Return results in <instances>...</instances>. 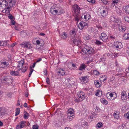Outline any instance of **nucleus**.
I'll use <instances>...</instances> for the list:
<instances>
[{
	"mask_svg": "<svg viewBox=\"0 0 129 129\" xmlns=\"http://www.w3.org/2000/svg\"><path fill=\"white\" fill-rule=\"evenodd\" d=\"M24 67H25V69H24V68H23V71H24L25 72L26 71V69L27 68V66H25V65L24 66Z\"/></svg>",
	"mask_w": 129,
	"mask_h": 129,
	"instance_id": "56",
	"label": "nucleus"
},
{
	"mask_svg": "<svg viewBox=\"0 0 129 129\" xmlns=\"http://www.w3.org/2000/svg\"><path fill=\"white\" fill-rule=\"evenodd\" d=\"M79 13H76L75 14V13H74V15H75L76 16L75 20L77 21H78L80 18L82 19V16H83V15H82V16H80L78 15Z\"/></svg>",
	"mask_w": 129,
	"mask_h": 129,
	"instance_id": "17",
	"label": "nucleus"
},
{
	"mask_svg": "<svg viewBox=\"0 0 129 129\" xmlns=\"http://www.w3.org/2000/svg\"><path fill=\"white\" fill-rule=\"evenodd\" d=\"M6 112V110L4 108L0 107V116L4 115Z\"/></svg>",
	"mask_w": 129,
	"mask_h": 129,
	"instance_id": "15",
	"label": "nucleus"
},
{
	"mask_svg": "<svg viewBox=\"0 0 129 129\" xmlns=\"http://www.w3.org/2000/svg\"><path fill=\"white\" fill-rule=\"evenodd\" d=\"M80 7L77 5H74L73 8V10L74 12L76 13H79L80 12Z\"/></svg>",
	"mask_w": 129,
	"mask_h": 129,
	"instance_id": "9",
	"label": "nucleus"
},
{
	"mask_svg": "<svg viewBox=\"0 0 129 129\" xmlns=\"http://www.w3.org/2000/svg\"><path fill=\"white\" fill-rule=\"evenodd\" d=\"M14 29L15 30L19 31V28L18 25H15L14 27Z\"/></svg>",
	"mask_w": 129,
	"mask_h": 129,
	"instance_id": "46",
	"label": "nucleus"
},
{
	"mask_svg": "<svg viewBox=\"0 0 129 129\" xmlns=\"http://www.w3.org/2000/svg\"><path fill=\"white\" fill-rule=\"evenodd\" d=\"M5 42L2 41H0V46H3L4 45H5Z\"/></svg>",
	"mask_w": 129,
	"mask_h": 129,
	"instance_id": "45",
	"label": "nucleus"
},
{
	"mask_svg": "<svg viewBox=\"0 0 129 129\" xmlns=\"http://www.w3.org/2000/svg\"><path fill=\"white\" fill-rule=\"evenodd\" d=\"M26 122L24 121H22L20 122V124H17L16 127V129H21L23 128L26 125Z\"/></svg>",
	"mask_w": 129,
	"mask_h": 129,
	"instance_id": "6",
	"label": "nucleus"
},
{
	"mask_svg": "<svg viewBox=\"0 0 129 129\" xmlns=\"http://www.w3.org/2000/svg\"><path fill=\"white\" fill-rule=\"evenodd\" d=\"M100 41L96 40L95 44L97 45H101L102 44Z\"/></svg>",
	"mask_w": 129,
	"mask_h": 129,
	"instance_id": "48",
	"label": "nucleus"
},
{
	"mask_svg": "<svg viewBox=\"0 0 129 129\" xmlns=\"http://www.w3.org/2000/svg\"><path fill=\"white\" fill-rule=\"evenodd\" d=\"M8 18L12 20L13 18V16L12 15H10L8 16Z\"/></svg>",
	"mask_w": 129,
	"mask_h": 129,
	"instance_id": "57",
	"label": "nucleus"
},
{
	"mask_svg": "<svg viewBox=\"0 0 129 129\" xmlns=\"http://www.w3.org/2000/svg\"><path fill=\"white\" fill-rule=\"evenodd\" d=\"M102 91H100L99 90H98L97 91L96 93V95L98 96H101L102 95Z\"/></svg>",
	"mask_w": 129,
	"mask_h": 129,
	"instance_id": "30",
	"label": "nucleus"
},
{
	"mask_svg": "<svg viewBox=\"0 0 129 129\" xmlns=\"http://www.w3.org/2000/svg\"><path fill=\"white\" fill-rule=\"evenodd\" d=\"M50 12L51 13L53 14H55L58 13L57 10L56 9L53 7H51L50 10Z\"/></svg>",
	"mask_w": 129,
	"mask_h": 129,
	"instance_id": "16",
	"label": "nucleus"
},
{
	"mask_svg": "<svg viewBox=\"0 0 129 129\" xmlns=\"http://www.w3.org/2000/svg\"><path fill=\"white\" fill-rule=\"evenodd\" d=\"M84 94V93L83 92L82 93V94L78 95L79 99L81 102L85 98V96Z\"/></svg>",
	"mask_w": 129,
	"mask_h": 129,
	"instance_id": "13",
	"label": "nucleus"
},
{
	"mask_svg": "<svg viewBox=\"0 0 129 129\" xmlns=\"http://www.w3.org/2000/svg\"><path fill=\"white\" fill-rule=\"evenodd\" d=\"M93 72L94 74L96 75H98V74H100V73L98 71L96 70H94L93 71Z\"/></svg>",
	"mask_w": 129,
	"mask_h": 129,
	"instance_id": "44",
	"label": "nucleus"
},
{
	"mask_svg": "<svg viewBox=\"0 0 129 129\" xmlns=\"http://www.w3.org/2000/svg\"><path fill=\"white\" fill-rule=\"evenodd\" d=\"M57 73L60 74L61 76H63L65 74V71L63 69H60L58 70Z\"/></svg>",
	"mask_w": 129,
	"mask_h": 129,
	"instance_id": "22",
	"label": "nucleus"
},
{
	"mask_svg": "<svg viewBox=\"0 0 129 129\" xmlns=\"http://www.w3.org/2000/svg\"><path fill=\"white\" fill-rule=\"evenodd\" d=\"M11 24L13 25H14L15 24V21L13 20H12L11 21Z\"/></svg>",
	"mask_w": 129,
	"mask_h": 129,
	"instance_id": "53",
	"label": "nucleus"
},
{
	"mask_svg": "<svg viewBox=\"0 0 129 129\" xmlns=\"http://www.w3.org/2000/svg\"><path fill=\"white\" fill-rule=\"evenodd\" d=\"M101 15L103 17H104L107 15L108 10L107 9L105 8V10H103L100 12Z\"/></svg>",
	"mask_w": 129,
	"mask_h": 129,
	"instance_id": "11",
	"label": "nucleus"
},
{
	"mask_svg": "<svg viewBox=\"0 0 129 129\" xmlns=\"http://www.w3.org/2000/svg\"><path fill=\"white\" fill-rule=\"evenodd\" d=\"M77 32V30L75 28H73L70 31L71 34L73 35L74 37L76 36V34Z\"/></svg>",
	"mask_w": 129,
	"mask_h": 129,
	"instance_id": "18",
	"label": "nucleus"
},
{
	"mask_svg": "<svg viewBox=\"0 0 129 129\" xmlns=\"http://www.w3.org/2000/svg\"><path fill=\"white\" fill-rule=\"evenodd\" d=\"M42 58H39L37 60V61H36V62H39L40 61L42 60Z\"/></svg>",
	"mask_w": 129,
	"mask_h": 129,
	"instance_id": "63",
	"label": "nucleus"
},
{
	"mask_svg": "<svg viewBox=\"0 0 129 129\" xmlns=\"http://www.w3.org/2000/svg\"><path fill=\"white\" fill-rule=\"evenodd\" d=\"M46 82L48 84H50V81L49 78H46Z\"/></svg>",
	"mask_w": 129,
	"mask_h": 129,
	"instance_id": "47",
	"label": "nucleus"
},
{
	"mask_svg": "<svg viewBox=\"0 0 129 129\" xmlns=\"http://www.w3.org/2000/svg\"><path fill=\"white\" fill-rule=\"evenodd\" d=\"M122 44L121 43L118 42H116L114 43L115 47L117 48L120 49L122 47Z\"/></svg>",
	"mask_w": 129,
	"mask_h": 129,
	"instance_id": "14",
	"label": "nucleus"
},
{
	"mask_svg": "<svg viewBox=\"0 0 129 129\" xmlns=\"http://www.w3.org/2000/svg\"><path fill=\"white\" fill-rule=\"evenodd\" d=\"M77 103H79L80 102H81L80 101V100L79 99H76L75 100H74Z\"/></svg>",
	"mask_w": 129,
	"mask_h": 129,
	"instance_id": "58",
	"label": "nucleus"
},
{
	"mask_svg": "<svg viewBox=\"0 0 129 129\" xmlns=\"http://www.w3.org/2000/svg\"><path fill=\"white\" fill-rule=\"evenodd\" d=\"M125 126V125L124 124H123L119 126V128H120V129H121V128L123 129L124 127Z\"/></svg>",
	"mask_w": 129,
	"mask_h": 129,
	"instance_id": "51",
	"label": "nucleus"
},
{
	"mask_svg": "<svg viewBox=\"0 0 129 129\" xmlns=\"http://www.w3.org/2000/svg\"><path fill=\"white\" fill-rule=\"evenodd\" d=\"M114 56L115 57H116L117 56H118V54L117 53H115L114 54Z\"/></svg>",
	"mask_w": 129,
	"mask_h": 129,
	"instance_id": "60",
	"label": "nucleus"
},
{
	"mask_svg": "<svg viewBox=\"0 0 129 129\" xmlns=\"http://www.w3.org/2000/svg\"><path fill=\"white\" fill-rule=\"evenodd\" d=\"M125 29H126L125 27L124 26H123V27H122V28L121 30V31H124L125 30Z\"/></svg>",
	"mask_w": 129,
	"mask_h": 129,
	"instance_id": "59",
	"label": "nucleus"
},
{
	"mask_svg": "<svg viewBox=\"0 0 129 129\" xmlns=\"http://www.w3.org/2000/svg\"><path fill=\"white\" fill-rule=\"evenodd\" d=\"M95 50H94L93 48L91 47L87 51L86 53H88L89 54H93L95 52Z\"/></svg>",
	"mask_w": 129,
	"mask_h": 129,
	"instance_id": "19",
	"label": "nucleus"
},
{
	"mask_svg": "<svg viewBox=\"0 0 129 129\" xmlns=\"http://www.w3.org/2000/svg\"><path fill=\"white\" fill-rule=\"evenodd\" d=\"M118 2V0H112V5L114 6Z\"/></svg>",
	"mask_w": 129,
	"mask_h": 129,
	"instance_id": "32",
	"label": "nucleus"
},
{
	"mask_svg": "<svg viewBox=\"0 0 129 129\" xmlns=\"http://www.w3.org/2000/svg\"><path fill=\"white\" fill-rule=\"evenodd\" d=\"M61 37L64 39L66 38L67 36V34L66 32L62 33L61 34Z\"/></svg>",
	"mask_w": 129,
	"mask_h": 129,
	"instance_id": "29",
	"label": "nucleus"
},
{
	"mask_svg": "<svg viewBox=\"0 0 129 129\" xmlns=\"http://www.w3.org/2000/svg\"><path fill=\"white\" fill-rule=\"evenodd\" d=\"M10 74L12 75L18 76L19 74V72L18 70L16 71H12L10 73Z\"/></svg>",
	"mask_w": 129,
	"mask_h": 129,
	"instance_id": "20",
	"label": "nucleus"
},
{
	"mask_svg": "<svg viewBox=\"0 0 129 129\" xmlns=\"http://www.w3.org/2000/svg\"><path fill=\"white\" fill-rule=\"evenodd\" d=\"M105 4H106L107 3H108V2L105 1H104L103 0V1H102Z\"/></svg>",
	"mask_w": 129,
	"mask_h": 129,
	"instance_id": "64",
	"label": "nucleus"
},
{
	"mask_svg": "<svg viewBox=\"0 0 129 129\" xmlns=\"http://www.w3.org/2000/svg\"><path fill=\"white\" fill-rule=\"evenodd\" d=\"M121 99L122 100H125L126 98V94L125 91H123L121 93Z\"/></svg>",
	"mask_w": 129,
	"mask_h": 129,
	"instance_id": "12",
	"label": "nucleus"
},
{
	"mask_svg": "<svg viewBox=\"0 0 129 129\" xmlns=\"http://www.w3.org/2000/svg\"><path fill=\"white\" fill-rule=\"evenodd\" d=\"M94 84L96 87L97 88L100 87L101 85H100V83L98 80H95L94 81Z\"/></svg>",
	"mask_w": 129,
	"mask_h": 129,
	"instance_id": "23",
	"label": "nucleus"
},
{
	"mask_svg": "<svg viewBox=\"0 0 129 129\" xmlns=\"http://www.w3.org/2000/svg\"><path fill=\"white\" fill-rule=\"evenodd\" d=\"M117 13L119 15H121L122 14V11L120 9H118L117 11Z\"/></svg>",
	"mask_w": 129,
	"mask_h": 129,
	"instance_id": "42",
	"label": "nucleus"
},
{
	"mask_svg": "<svg viewBox=\"0 0 129 129\" xmlns=\"http://www.w3.org/2000/svg\"><path fill=\"white\" fill-rule=\"evenodd\" d=\"M86 25V23H85V22L82 21L79 24V25H80L81 26V28H82L85 26Z\"/></svg>",
	"mask_w": 129,
	"mask_h": 129,
	"instance_id": "33",
	"label": "nucleus"
},
{
	"mask_svg": "<svg viewBox=\"0 0 129 129\" xmlns=\"http://www.w3.org/2000/svg\"><path fill=\"white\" fill-rule=\"evenodd\" d=\"M100 101L101 103L103 104L106 105L108 104L107 101L104 98L101 99Z\"/></svg>",
	"mask_w": 129,
	"mask_h": 129,
	"instance_id": "27",
	"label": "nucleus"
},
{
	"mask_svg": "<svg viewBox=\"0 0 129 129\" xmlns=\"http://www.w3.org/2000/svg\"><path fill=\"white\" fill-rule=\"evenodd\" d=\"M109 95L111 97H112L113 96V94L112 93H111L109 94Z\"/></svg>",
	"mask_w": 129,
	"mask_h": 129,
	"instance_id": "62",
	"label": "nucleus"
},
{
	"mask_svg": "<svg viewBox=\"0 0 129 129\" xmlns=\"http://www.w3.org/2000/svg\"><path fill=\"white\" fill-rule=\"evenodd\" d=\"M125 21L129 23V18L128 17H126L125 18Z\"/></svg>",
	"mask_w": 129,
	"mask_h": 129,
	"instance_id": "54",
	"label": "nucleus"
},
{
	"mask_svg": "<svg viewBox=\"0 0 129 129\" xmlns=\"http://www.w3.org/2000/svg\"><path fill=\"white\" fill-rule=\"evenodd\" d=\"M39 128V125L37 124L33 125V129H38Z\"/></svg>",
	"mask_w": 129,
	"mask_h": 129,
	"instance_id": "43",
	"label": "nucleus"
},
{
	"mask_svg": "<svg viewBox=\"0 0 129 129\" xmlns=\"http://www.w3.org/2000/svg\"><path fill=\"white\" fill-rule=\"evenodd\" d=\"M25 96L27 97L28 96V92L27 91H26L25 92Z\"/></svg>",
	"mask_w": 129,
	"mask_h": 129,
	"instance_id": "61",
	"label": "nucleus"
},
{
	"mask_svg": "<svg viewBox=\"0 0 129 129\" xmlns=\"http://www.w3.org/2000/svg\"><path fill=\"white\" fill-rule=\"evenodd\" d=\"M9 63L7 60L1 61L0 62V68H4L9 66Z\"/></svg>",
	"mask_w": 129,
	"mask_h": 129,
	"instance_id": "5",
	"label": "nucleus"
},
{
	"mask_svg": "<svg viewBox=\"0 0 129 129\" xmlns=\"http://www.w3.org/2000/svg\"><path fill=\"white\" fill-rule=\"evenodd\" d=\"M103 124L101 122H99L96 125L97 127H98V128H100L101 127H102Z\"/></svg>",
	"mask_w": 129,
	"mask_h": 129,
	"instance_id": "39",
	"label": "nucleus"
},
{
	"mask_svg": "<svg viewBox=\"0 0 129 129\" xmlns=\"http://www.w3.org/2000/svg\"><path fill=\"white\" fill-rule=\"evenodd\" d=\"M123 39L125 40H129V33H125L123 35Z\"/></svg>",
	"mask_w": 129,
	"mask_h": 129,
	"instance_id": "25",
	"label": "nucleus"
},
{
	"mask_svg": "<svg viewBox=\"0 0 129 129\" xmlns=\"http://www.w3.org/2000/svg\"><path fill=\"white\" fill-rule=\"evenodd\" d=\"M3 79L4 83H11L13 81L12 78L10 76H5L4 77Z\"/></svg>",
	"mask_w": 129,
	"mask_h": 129,
	"instance_id": "2",
	"label": "nucleus"
},
{
	"mask_svg": "<svg viewBox=\"0 0 129 129\" xmlns=\"http://www.w3.org/2000/svg\"><path fill=\"white\" fill-rule=\"evenodd\" d=\"M83 38L84 40H87L90 39V37L89 35L87 34L84 36Z\"/></svg>",
	"mask_w": 129,
	"mask_h": 129,
	"instance_id": "38",
	"label": "nucleus"
},
{
	"mask_svg": "<svg viewBox=\"0 0 129 129\" xmlns=\"http://www.w3.org/2000/svg\"><path fill=\"white\" fill-rule=\"evenodd\" d=\"M20 109L19 108H16V112L15 114V116H16L18 115L20 113Z\"/></svg>",
	"mask_w": 129,
	"mask_h": 129,
	"instance_id": "34",
	"label": "nucleus"
},
{
	"mask_svg": "<svg viewBox=\"0 0 129 129\" xmlns=\"http://www.w3.org/2000/svg\"><path fill=\"white\" fill-rule=\"evenodd\" d=\"M107 78V77L106 76L104 75L100 78V80L101 81H103V82H104L106 80Z\"/></svg>",
	"mask_w": 129,
	"mask_h": 129,
	"instance_id": "31",
	"label": "nucleus"
},
{
	"mask_svg": "<svg viewBox=\"0 0 129 129\" xmlns=\"http://www.w3.org/2000/svg\"><path fill=\"white\" fill-rule=\"evenodd\" d=\"M28 114L27 113L24 114V118L25 119L28 118Z\"/></svg>",
	"mask_w": 129,
	"mask_h": 129,
	"instance_id": "49",
	"label": "nucleus"
},
{
	"mask_svg": "<svg viewBox=\"0 0 129 129\" xmlns=\"http://www.w3.org/2000/svg\"><path fill=\"white\" fill-rule=\"evenodd\" d=\"M9 3L8 5L10 7V9L11 7H14L15 6V4L16 2V0H7Z\"/></svg>",
	"mask_w": 129,
	"mask_h": 129,
	"instance_id": "8",
	"label": "nucleus"
},
{
	"mask_svg": "<svg viewBox=\"0 0 129 129\" xmlns=\"http://www.w3.org/2000/svg\"><path fill=\"white\" fill-rule=\"evenodd\" d=\"M72 44L75 45H78L81 44V40L78 37H76L73 40Z\"/></svg>",
	"mask_w": 129,
	"mask_h": 129,
	"instance_id": "7",
	"label": "nucleus"
},
{
	"mask_svg": "<svg viewBox=\"0 0 129 129\" xmlns=\"http://www.w3.org/2000/svg\"><path fill=\"white\" fill-rule=\"evenodd\" d=\"M43 72L45 75L47 76V71L46 69H44V70Z\"/></svg>",
	"mask_w": 129,
	"mask_h": 129,
	"instance_id": "52",
	"label": "nucleus"
},
{
	"mask_svg": "<svg viewBox=\"0 0 129 129\" xmlns=\"http://www.w3.org/2000/svg\"><path fill=\"white\" fill-rule=\"evenodd\" d=\"M81 125L83 127H85L86 126H88V123L85 121L82 122Z\"/></svg>",
	"mask_w": 129,
	"mask_h": 129,
	"instance_id": "37",
	"label": "nucleus"
},
{
	"mask_svg": "<svg viewBox=\"0 0 129 129\" xmlns=\"http://www.w3.org/2000/svg\"><path fill=\"white\" fill-rule=\"evenodd\" d=\"M18 65L17 67L18 70L19 71L21 69H23L24 67V66L25 65L24 64V62L23 59H22L20 61L18 62Z\"/></svg>",
	"mask_w": 129,
	"mask_h": 129,
	"instance_id": "3",
	"label": "nucleus"
},
{
	"mask_svg": "<svg viewBox=\"0 0 129 129\" xmlns=\"http://www.w3.org/2000/svg\"><path fill=\"white\" fill-rule=\"evenodd\" d=\"M87 1L90 2H91L92 3H94L95 2L94 0H87Z\"/></svg>",
	"mask_w": 129,
	"mask_h": 129,
	"instance_id": "55",
	"label": "nucleus"
},
{
	"mask_svg": "<svg viewBox=\"0 0 129 129\" xmlns=\"http://www.w3.org/2000/svg\"><path fill=\"white\" fill-rule=\"evenodd\" d=\"M58 12V14H60L62 13H64V10L63 9L61 8H60L57 10Z\"/></svg>",
	"mask_w": 129,
	"mask_h": 129,
	"instance_id": "26",
	"label": "nucleus"
},
{
	"mask_svg": "<svg viewBox=\"0 0 129 129\" xmlns=\"http://www.w3.org/2000/svg\"><path fill=\"white\" fill-rule=\"evenodd\" d=\"M119 113L118 112H116V113L114 114V118L116 119H118L119 117Z\"/></svg>",
	"mask_w": 129,
	"mask_h": 129,
	"instance_id": "35",
	"label": "nucleus"
},
{
	"mask_svg": "<svg viewBox=\"0 0 129 129\" xmlns=\"http://www.w3.org/2000/svg\"><path fill=\"white\" fill-rule=\"evenodd\" d=\"M1 7L4 9L3 10V12L7 15H9L11 9L8 3V2L5 0H3L2 2L0 3Z\"/></svg>",
	"mask_w": 129,
	"mask_h": 129,
	"instance_id": "1",
	"label": "nucleus"
},
{
	"mask_svg": "<svg viewBox=\"0 0 129 129\" xmlns=\"http://www.w3.org/2000/svg\"><path fill=\"white\" fill-rule=\"evenodd\" d=\"M125 12L127 14L129 15V6H127L125 7L124 8Z\"/></svg>",
	"mask_w": 129,
	"mask_h": 129,
	"instance_id": "24",
	"label": "nucleus"
},
{
	"mask_svg": "<svg viewBox=\"0 0 129 129\" xmlns=\"http://www.w3.org/2000/svg\"><path fill=\"white\" fill-rule=\"evenodd\" d=\"M101 35V36L100 37V39L103 42H107L109 40L107 35L105 33H102Z\"/></svg>",
	"mask_w": 129,
	"mask_h": 129,
	"instance_id": "4",
	"label": "nucleus"
},
{
	"mask_svg": "<svg viewBox=\"0 0 129 129\" xmlns=\"http://www.w3.org/2000/svg\"><path fill=\"white\" fill-rule=\"evenodd\" d=\"M82 46L84 47L82 49V51L85 53H86L87 51L89 49V48L91 47L86 44H83Z\"/></svg>",
	"mask_w": 129,
	"mask_h": 129,
	"instance_id": "10",
	"label": "nucleus"
},
{
	"mask_svg": "<svg viewBox=\"0 0 129 129\" xmlns=\"http://www.w3.org/2000/svg\"><path fill=\"white\" fill-rule=\"evenodd\" d=\"M86 67V66L84 64H82L79 67V70L80 71H84Z\"/></svg>",
	"mask_w": 129,
	"mask_h": 129,
	"instance_id": "21",
	"label": "nucleus"
},
{
	"mask_svg": "<svg viewBox=\"0 0 129 129\" xmlns=\"http://www.w3.org/2000/svg\"><path fill=\"white\" fill-rule=\"evenodd\" d=\"M74 117V116L73 114H68V118L72 120Z\"/></svg>",
	"mask_w": 129,
	"mask_h": 129,
	"instance_id": "36",
	"label": "nucleus"
},
{
	"mask_svg": "<svg viewBox=\"0 0 129 129\" xmlns=\"http://www.w3.org/2000/svg\"><path fill=\"white\" fill-rule=\"evenodd\" d=\"M32 66H30V71L28 74V77H30L32 74Z\"/></svg>",
	"mask_w": 129,
	"mask_h": 129,
	"instance_id": "40",
	"label": "nucleus"
},
{
	"mask_svg": "<svg viewBox=\"0 0 129 129\" xmlns=\"http://www.w3.org/2000/svg\"><path fill=\"white\" fill-rule=\"evenodd\" d=\"M73 112L74 110H69V112L68 114H73Z\"/></svg>",
	"mask_w": 129,
	"mask_h": 129,
	"instance_id": "50",
	"label": "nucleus"
},
{
	"mask_svg": "<svg viewBox=\"0 0 129 129\" xmlns=\"http://www.w3.org/2000/svg\"><path fill=\"white\" fill-rule=\"evenodd\" d=\"M87 79V76H84L83 77H82L80 78V80L81 82H84V83L85 81H86Z\"/></svg>",
	"mask_w": 129,
	"mask_h": 129,
	"instance_id": "28",
	"label": "nucleus"
},
{
	"mask_svg": "<svg viewBox=\"0 0 129 129\" xmlns=\"http://www.w3.org/2000/svg\"><path fill=\"white\" fill-rule=\"evenodd\" d=\"M116 70L118 72H122V68L119 67H117V68Z\"/></svg>",
	"mask_w": 129,
	"mask_h": 129,
	"instance_id": "41",
	"label": "nucleus"
}]
</instances>
